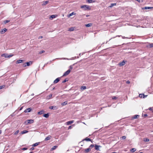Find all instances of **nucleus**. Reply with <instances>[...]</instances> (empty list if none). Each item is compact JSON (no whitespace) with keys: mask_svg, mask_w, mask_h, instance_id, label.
<instances>
[{"mask_svg":"<svg viewBox=\"0 0 153 153\" xmlns=\"http://www.w3.org/2000/svg\"><path fill=\"white\" fill-rule=\"evenodd\" d=\"M81 8H84L85 10H90V8L89 6L87 5H84L81 6Z\"/></svg>","mask_w":153,"mask_h":153,"instance_id":"f257e3e1","label":"nucleus"},{"mask_svg":"<svg viewBox=\"0 0 153 153\" xmlns=\"http://www.w3.org/2000/svg\"><path fill=\"white\" fill-rule=\"evenodd\" d=\"M13 56V54L8 55L7 54H3L1 55V56H4L5 58H10Z\"/></svg>","mask_w":153,"mask_h":153,"instance_id":"f03ea898","label":"nucleus"},{"mask_svg":"<svg viewBox=\"0 0 153 153\" xmlns=\"http://www.w3.org/2000/svg\"><path fill=\"white\" fill-rule=\"evenodd\" d=\"M27 122H25V124H26V125L29 123H32L34 122V120H33L30 119V120H27Z\"/></svg>","mask_w":153,"mask_h":153,"instance_id":"7ed1b4c3","label":"nucleus"},{"mask_svg":"<svg viewBox=\"0 0 153 153\" xmlns=\"http://www.w3.org/2000/svg\"><path fill=\"white\" fill-rule=\"evenodd\" d=\"M71 72V70L68 69L65 72L63 75V76H66L68 75Z\"/></svg>","mask_w":153,"mask_h":153,"instance_id":"20e7f679","label":"nucleus"},{"mask_svg":"<svg viewBox=\"0 0 153 153\" xmlns=\"http://www.w3.org/2000/svg\"><path fill=\"white\" fill-rule=\"evenodd\" d=\"M153 8V7H146L142 8V9L143 10H149L152 9Z\"/></svg>","mask_w":153,"mask_h":153,"instance_id":"39448f33","label":"nucleus"},{"mask_svg":"<svg viewBox=\"0 0 153 153\" xmlns=\"http://www.w3.org/2000/svg\"><path fill=\"white\" fill-rule=\"evenodd\" d=\"M31 110H32V108H27L25 110L24 112L25 113L29 112H30V111H31Z\"/></svg>","mask_w":153,"mask_h":153,"instance_id":"423d86ee","label":"nucleus"},{"mask_svg":"<svg viewBox=\"0 0 153 153\" xmlns=\"http://www.w3.org/2000/svg\"><path fill=\"white\" fill-rule=\"evenodd\" d=\"M33 63V62L32 61H30L28 62H27L26 63V65H24V67H26V66H29L30 65H31Z\"/></svg>","mask_w":153,"mask_h":153,"instance_id":"0eeeda50","label":"nucleus"},{"mask_svg":"<svg viewBox=\"0 0 153 153\" xmlns=\"http://www.w3.org/2000/svg\"><path fill=\"white\" fill-rule=\"evenodd\" d=\"M7 30V29L6 28H4V29H2L0 31V33L1 34H4L5 32H6Z\"/></svg>","mask_w":153,"mask_h":153,"instance_id":"6e6552de","label":"nucleus"},{"mask_svg":"<svg viewBox=\"0 0 153 153\" xmlns=\"http://www.w3.org/2000/svg\"><path fill=\"white\" fill-rule=\"evenodd\" d=\"M60 78H58L55 79L53 82V83L56 84L60 80Z\"/></svg>","mask_w":153,"mask_h":153,"instance_id":"1a4fd4ad","label":"nucleus"},{"mask_svg":"<svg viewBox=\"0 0 153 153\" xmlns=\"http://www.w3.org/2000/svg\"><path fill=\"white\" fill-rule=\"evenodd\" d=\"M125 63L124 61H123L122 62L120 63H119L118 65L120 66H123L125 65Z\"/></svg>","mask_w":153,"mask_h":153,"instance_id":"9d476101","label":"nucleus"},{"mask_svg":"<svg viewBox=\"0 0 153 153\" xmlns=\"http://www.w3.org/2000/svg\"><path fill=\"white\" fill-rule=\"evenodd\" d=\"M49 109H51L56 110L57 109V107L56 106H50L49 108Z\"/></svg>","mask_w":153,"mask_h":153,"instance_id":"9b49d317","label":"nucleus"},{"mask_svg":"<svg viewBox=\"0 0 153 153\" xmlns=\"http://www.w3.org/2000/svg\"><path fill=\"white\" fill-rule=\"evenodd\" d=\"M91 150V149L88 148L86 149L85 150V153H87Z\"/></svg>","mask_w":153,"mask_h":153,"instance_id":"f8f14e48","label":"nucleus"},{"mask_svg":"<svg viewBox=\"0 0 153 153\" xmlns=\"http://www.w3.org/2000/svg\"><path fill=\"white\" fill-rule=\"evenodd\" d=\"M74 120H71L68 121L66 123L67 124V125H70L71 124L73 123L74 122Z\"/></svg>","mask_w":153,"mask_h":153,"instance_id":"ddd939ff","label":"nucleus"},{"mask_svg":"<svg viewBox=\"0 0 153 153\" xmlns=\"http://www.w3.org/2000/svg\"><path fill=\"white\" fill-rule=\"evenodd\" d=\"M100 146L95 145V149L97 150H99V147Z\"/></svg>","mask_w":153,"mask_h":153,"instance_id":"4468645a","label":"nucleus"},{"mask_svg":"<svg viewBox=\"0 0 153 153\" xmlns=\"http://www.w3.org/2000/svg\"><path fill=\"white\" fill-rule=\"evenodd\" d=\"M51 136L49 135L45 139V140L46 141L49 140L51 139Z\"/></svg>","mask_w":153,"mask_h":153,"instance_id":"2eb2a0df","label":"nucleus"},{"mask_svg":"<svg viewBox=\"0 0 153 153\" xmlns=\"http://www.w3.org/2000/svg\"><path fill=\"white\" fill-rule=\"evenodd\" d=\"M76 14V13H74V12H73L72 13H71L68 16V17H70L74 15H75Z\"/></svg>","mask_w":153,"mask_h":153,"instance_id":"dca6fc26","label":"nucleus"},{"mask_svg":"<svg viewBox=\"0 0 153 153\" xmlns=\"http://www.w3.org/2000/svg\"><path fill=\"white\" fill-rule=\"evenodd\" d=\"M43 116L45 118H48L49 116V114L48 113L44 114Z\"/></svg>","mask_w":153,"mask_h":153,"instance_id":"f3484780","label":"nucleus"},{"mask_svg":"<svg viewBox=\"0 0 153 153\" xmlns=\"http://www.w3.org/2000/svg\"><path fill=\"white\" fill-rule=\"evenodd\" d=\"M28 131L27 130H23L21 132L22 134H24L28 132Z\"/></svg>","mask_w":153,"mask_h":153,"instance_id":"a211bd4d","label":"nucleus"},{"mask_svg":"<svg viewBox=\"0 0 153 153\" xmlns=\"http://www.w3.org/2000/svg\"><path fill=\"white\" fill-rule=\"evenodd\" d=\"M57 15H51L50 17V19H51V18L52 19L56 18L57 16Z\"/></svg>","mask_w":153,"mask_h":153,"instance_id":"6ab92c4d","label":"nucleus"},{"mask_svg":"<svg viewBox=\"0 0 153 153\" xmlns=\"http://www.w3.org/2000/svg\"><path fill=\"white\" fill-rule=\"evenodd\" d=\"M49 2V1H44L43 4H42V5H45L46 4H48Z\"/></svg>","mask_w":153,"mask_h":153,"instance_id":"aec40b11","label":"nucleus"},{"mask_svg":"<svg viewBox=\"0 0 153 153\" xmlns=\"http://www.w3.org/2000/svg\"><path fill=\"white\" fill-rule=\"evenodd\" d=\"M23 60H22L20 59L19 60H18L16 62L17 64H19L23 62Z\"/></svg>","mask_w":153,"mask_h":153,"instance_id":"412c9836","label":"nucleus"},{"mask_svg":"<svg viewBox=\"0 0 153 153\" xmlns=\"http://www.w3.org/2000/svg\"><path fill=\"white\" fill-rule=\"evenodd\" d=\"M44 110H42L39 112L38 113L39 114H42L44 113Z\"/></svg>","mask_w":153,"mask_h":153,"instance_id":"4be33fe9","label":"nucleus"},{"mask_svg":"<svg viewBox=\"0 0 153 153\" xmlns=\"http://www.w3.org/2000/svg\"><path fill=\"white\" fill-rule=\"evenodd\" d=\"M116 5V4L115 3H111V5L109 6V7L111 8L112 7L114 6H115Z\"/></svg>","mask_w":153,"mask_h":153,"instance_id":"5701e85b","label":"nucleus"},{"mask_svg":"<svg viewBox=\"0 0 153 153\" xmlns=\"http://www.w3.org/2000/svg\"><path fill=\"white\" fill-rule=\"evenodd\" d=\"M92 25V24L91 23H89L85 25V26L86 27H90Z\"/></svg>","mask_w":153,"mask_h":153,"instance_id":"b1692460","label":"nucleus"},{"mask_svg":"<svg viewBox=\"0 0 153 153\" xmlns=\"http://www.w3.org/2000/svg\"><path fill=\"white\" fill-rule=\"evenodd\" d=\"M86 87L85 86H82L81 87L80 89L82 90H84L86 89Z\"/></svg>","mask_w":153,"mask_h":153,"instance_id":"393cba45","label":"nucleus"},{"mask_svg":"<svg viewBox=\"0 0 153 153\" xmlns=\"http://www.w3.org/2000/svg\"><path fill=\"white\" fill-rule=\"evenodd\" d=\"M68 103V102L67 101H65L64 102L62 103V105H66Z\"/></svg>","mask_w":153,"mask_h":153,"instance_id":"a878e982","label":"nucleus"},{"mask_svg":"<svg viewBox=\"0 0 153 153\" xmlns=\"http://www.w3.org/2000/svg\"><path fill=\"white\" fill-rule=\"evenodd\" d=\"M83 140H86V141H91V140L90 138H88L87 137H86L85 139H84Z\"/></svg>","mask_w":153,"mask_h":153,"instance_id":"bb28decb","label":"nucleus"},{"mask_svg":"<svg viewBox=\"0 0 153 153\" xmlns=\"http://www.w3.org/2000/svg\"><path fill=\"white\" fill-rule=\"evenodd\" d=\"M87 1L88 3H91L94 2L95 0H88Z\"/></svg>","mask_w":153,"mask_h":153,"instance_id":"cd10ccee","label":"nucleus"},{"mask_svg":"<svg viewBox=\"0 0 153 153\" xmlns=\"http://www.w3.org/2000/svg\"><path fill=\"white\" fill-rule=\"evenodd\" d=\"M139 117V115H135L134 116V117H133V118L134 119L137 118Z\"/></svg>","mask_w":153,"mask_h":153,"instance_id":"c85d7f7f","label":"nucleus"},{"mask_svg":"<svg viewBox=\"0 0 153 153\" xmlns=\"http://www.w3.org/2000/svg\"><path fill=\"white\" fill-rule=\"evenodd\" d=\"M39 142H38V143H36L34 144H33V146H38V145H39Z\"/></svg>","mask_w":153,"mask_h":153,"instance_id":"c756f323","label":"nucleus"},{"mask_svg":"<svg viewBox=\"0 0 153 153\" xmlns=\"http://www.w3.org/2000/svg\"><path fill=\"white\" fill-rule=\"evenodd\" d=\"M136 151V149L135 148H132L131 149L130 151L131 152H135Z\"/></svg>","mask_w":153,"mask_h":153,"instance_id":"7c9ffc66","label":"nucleus"},{"mask_svg":"<svg viewBox=\"0 0 153 153\" xmlns=\"http://www.w3.org/2000/svg\"><path fill=\"white\" fill-rule=\"evenodd\" d=\"M57 147V146H53V147L51 148V149L52 150H54Z\"/></svg>","mask_w":153,"mask_h":153,"instance_id":"2f4dec72","label":"nucleus"},{"mask_svg":"<svg viewBox=\"0 0 153 153\" xmlns=\"http://www.w3.org/2000/svg\"><path fill=\"white\" fill-rule=\"evenodd\" d=\"M144 94H140L139 95V97L140 98H143Z\"/></svg>","mask_w":153,"mask_h":153,"instance_id":"473e14b6","label":"nucleus"},{"mask_svg":"<svg viewBox=\"0 0 153 153\" xmlns=\"http://www.w3.org/2000/svg\"><path fill=\"white\" fill-rule=\"evenodd\" d=\"M19 130H17L14 133V134L16 135V134H17L19 133Z\"/></svg>","mask_w":153,"mask_h":153,"instance_id":"72a5a7b5","label":"nucleus"},{"mask_svg":"<svg viewBox=\"0 0 153 153\" xmlns=\"http://www.w3.org/2000/svg\"><path fill=\"white\" fill-rule=\"evenodd\" d=\"M10 21V20H5V21H4V24H6V23H8V22H9Z\"/></svg>","mask_w":153,"mask_h":153,"instance_id":"f704fd0d","label":"nucleus"},{"mask_svg":"<svg viewBox=\"0 0 153 153\" xmlns=\"http://www.w3.org/2000/svg\"><path fill=\"white\" fill-rule=\"evenodd\" d=\"M68 79L67 78H66L62 82L65 83V82H66L68 81Z\"/></svg>","mask_w":153,"mask_h":153,"instance_id":"c9c22d12","label":"nucleus"},{"mask_svg":"<svg viewBox=\"0 0 153 153\" xmlns=\"http://www.w3.org/2000/svg\"><path fill=\"white\" fill-rule=\"evenodd\" d=\"M136 1H137L139 2H143V0H135Z\"/></svg>","mask_w":153,"mask_h":153,"instance_id":"e433bc0d","label":"nucleus"},{"mask_svg":"<svg viewBox=\"0 0 153 153\" xmlns=\"http://www.w3.org/2000/svg\"><path fill=\"white\" fill-rule=\"evenodd\" d=\"M52 96V94H50L48 96L49 98H47L48 99H49L51 98Z\"/></svg>","mask_w":153,"mask_h":153,"instance_id":"4c0bfd02","label":"nucleus"},{"mask_svg":"<svg viewBox=\"0 0 153 153\" xmlns=\"http://www.w3.org/2000/svg\"><path fill=\"white\" fill-rule=\"evenodd\" d=\"M94 146L93 144H91L90 146L89 147V148H92Z\"/></svg>","mask_w":153,"mask_h":153,"instance_id":"58836bf2","label":"nucleus"},{"mask_svg":"<svg viewBox=\"0 0 153 153\" xmlns=\"http://www.w3.org/2000/svg\"><path fill=\"white\" fill-rule=\"evenodd\" d=\"M149 140L148 138H145L144 141L146 142H148L149 141Z\"/></svg>","mask_w":153,"mask_h":153,"instance_id":"ea45409f","label":"nucleus"},{"mask_svg":"<svg viewBox=\"0 0 153 153\" xmlns=\"http://www.w3.org/2000/svg\"><path fill=\"white\" fill-rule=\"evenodd\" d=\"M5 87V86L4 85H1L0 86V90L3 88Z\"/></svg>","mask_w":153,"mask_h":153,"instance_id":"a19ab883","label":"nucleus"},{"mask_svg":"<svg viewBox=\"0 0 153 153\" xmlns=\"http://www.w3.org/2000/svg\"><path fill=\"white\" fill-rule=\"evenodd\" d=\"M45 51H40L39 52V53L41 54H42V53H44Z\"/></svg>","mask_w":153,"mask_h":153,"instance_id":"79ce46f5","label":"nucleus"},{"mask_svg":"<svg viewBox=\"0 0 153 153\" xmlns=\"http://www.w3.org/2000/svg\"><path fill=\"white\" fill-rule=\"evenodd\" d=\"M121 137L122 138V139H125L126 138V137L125 136H122Z\"/></svg>","mask_w":153,"mask_h":153,"instance_id":"37998d69","label":"nucleus"},{"mask_svg":"<svg viewBox=\"0 0 153 153\" xmlns=\"http://www.w3.org/2000/svg\"><path fill=\"white\" fill-rule=\"evenodd\" d=\"M150 47L151 48L153 47V43H152L150 45Z\"/></svg>","mask_w":153,"mask_h":153,"instance_id":"c03bdc74","label":"nucleus"},{"mask_svg":"<svg viewBox=\"0 0 153 153\" xmlns=\"http://www.w3.org/2000/svg\"><path fill=\"white\" fill-rule=\"evenodd\" d=\"M74 30V29L73 28H70L69 29V30L70 31H73Z\"/></svg>","mask_w":153,"mask_h":153,"instance_id":"a18cd8bd","label":"nucleus"},{"mask_svg":"<svg viewBox=\"0 0 153 153\" xmlns=\"http://www.w3.org/2000/svg\"><path fill=\"white\" fill-rule=\"evenodd\" d=\"M27 148H24L22 149V150H27Z\"/></svg>","mask_w":153,"mask_h":153,"instance_id":"49530a36","label":"nucleus"},{"mask_svg":"<svg viewBox=\"0 0 153 153\" xmlns=\"http://www.w3.org/2000/svg\"><path fill=\"white\" fill-rule=\"evenodd\" d=\"M117 98V97H112V99L113 100H116Z\"/></svg>","mask_w":153,"mask_h":153,"instance_id":"de8ad7c7","label":"nucleus"},{"mask_svg":"<svg viewBox=\"0 0 153 153\" xmlns=\"http://www.w3.org/2000/svg\"><path fill=\"white\" fill-rule=\"evenodd\" d=\"M147 96V95H144V94L143 95V98H145V97H146Z\"/></svg>","mask_w":153,"mask_h":153,"instance_id":"09e8293b","label":"nucleus"},{"mask_svg":"<svg viewBox=\"0 0 153 153\" xmlns=\"http://www.w3.org/2000/svg\"><path fill=\"white\" fill-rule=\"evenodd\" d=\"M34 148L33 147H32L31 148H30V150H33L34 149Z\"/></svg>","mask_w":153,"mask_h":153,"instance_id":"8fccbe9b","label":"nucleus"},{"mask_svg":"<svg viewBox=\"0 0 153 153\" xmlns=\"http://www.w3.org/2000/svg\"><path fill=\"white\" fill-rule=\"evenodd\" d=\"M71 126H69L68 128V129H71Z\"/></svg>","mask_w":153,"mask_h":153,"instance_id":"3c124183","label":"nucleus"},{"mask_svg":"<svg viewBox=\"0 0 153 153\" xmlns=\"http://www.w3.org/2000/svg\"><path fill=\"white\" fill-rule=\"evenodd\" d=\"M147 114H144V116L145 117H147Z\"/></svg>","mask_w":153,"mask_h":153,"instance_id":"603ef678","label":"nucleus"},{"mask_svg":"<svg viewBox=\"0 0 153 153\" xmlns=\"http://www.w3.org/2000/svg\"><path fill=\"white\" fill-rule=\"evenodd\" d=\"M127 84H129L130 83V82L129 81H127L126 82Z\"/></svg>","mask_w":153,"mask_h":153,"instance_id":"864d4df0","label":"nucleus"},{"mask_svg":"<svg viewBox=\"0 0 153 153\" xmlns=\"http://www.w3.org/2000/svg\"><path fill=\"white\" fill-rule=\"evenodd\" d=\"M43 38V37L42 36H40L38 38V39H42Z\"/></svg>","mask_w":153,"mask_h":153,"instance_id":"5fc2aeb1","label":"nucleus"},{"mask_svg":"<svg viewBox=\"0 0 153 153\" xmlns=\"http://www.w3.org/2000/svg\"><path fill=\"white\" fill-rule=\"evenodd\" d=\"M149 109L150 111H152V109L151 108H149Z\"/></svg>","mask_w":153,"mask_h":153,"instance_id":"6e6d98bb","label":"nucleus"},{"mask_svg":"<svg viewBox=\"0 0 153 153\" xmlns=\"http://www.w3.org/2000/svg\"><path fill=\"white\" fill-rule=\"evenodd\" d=\"M70 68H71V69L72 68V67L71 66H70Z\"/></svg>","mask_w":153,"mask_h":153,"instance_id":"4d7b16f0","label":"nucleus"},{"mask_svg":"<svg viewBox=\"0 0 153 153\" xmlns=\"http://www.w3.org/2000/svg\"><path fill=\"white\" fill-rule=\"evenodd\" d=\"M55 89V87H54L53 88L52 90H53Z\"/></svg>","mask_w":153,"mask_h":153,"instance_id":"13d9d810","label":"nucleus"},{"mask_svg":"<svg viewBox=\"0 0 153 153\" xmlns=\"http://www.w3.org/2000/svg\"><path fill=\"white\" fill-rule=\"evenodd\" d=\"M34 95V94L33 93L31 94V96H33Z\"/></svg>","mask_w":153,"mask_h":153,"instance_id":"bf43d9fd","label":"nucleus"},{"mask_svg":"<svg viewBox=\"0 0 153 153\" xmlns=\"http://www.w3.org/2000/svg\"><path fill=\"white\" fill-rule=\"evenodd\" d=\"M1 133V131L0 130V134Z\"/></svg>","mask_w":153,"mask_h":153,"instance_id":"052dcab7","label":"nucleus"},{"mask_svg":"<svg viewBox=\"0 0 153 153\" xmlns=\"http://www.w3.org/2000/svg\"><path fill=\"white\" fill-rule=\"evenodd\" d=\"M89 16V15H87L86 16V17H88V16Z\"/></svg>","mask_w":153,"mask_h":153,"instance_id":"680f3d73","label":"nucleus"},{"mask_svg":"<svg viewBox=\"0 0 153 153\" xmlns=\"http://www.w3.org/2000/svg\"><path fill=\"white\" fill-rule=\"evenodd\" d=\"M111 153H116V152H112Z\"/></svg>","mask_w":153,"mask_h":153,"instance_id":"e2e57ef3","label":"nucleus"},{"mask_svg":"<svg viewBox=\"0 0 153 153\" xmlns=\"http://www.w3.org/2000/svg\"><path fill=\"white\" fill-rule=\"evenodd\" d=\"M33 152H30L29 153H33Z\"/></svg>","mask_w":153,"mask_h":153,"instance_id":"0e129e2a","label":"nucleus"},{"mask_svg":"<svg viewBox=\"0 0 153 153\" xmlns=\"http://www.w3.org/2000/svg\"><path fill=\"white\" fill-rule=\"evenodd\" d=\"M22 108H21L20 109V110H22Z\"/></svg>","mask_w":153,"mask_h":153,"instance_id":"69168bd1","label":"nucleus"},{"mask_svg":"<svg viewBox=\"0 0 153 153\" xmlns=\"http://www.w3.org/2000/svg\"><path fill=\"white\" fill-rule=\"evenodd\" d=\"M152 112H153V111H152Z\"/></svg>","mask_w":153,"mask_h":153,"instance_id":"338daca9","label":"nucleus"}]
</instances>
